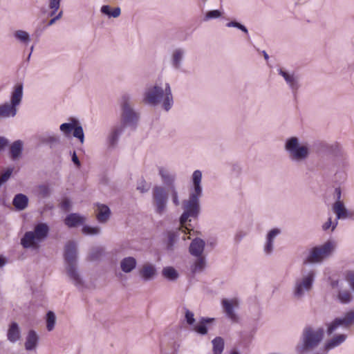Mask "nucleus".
Returning a JSON list of instances; mask_svg holds the SVG:
<instances>
[{"label":"nucleus","instance_id":"nucleus-1","mask_svg":"<svg viewBox=\"0 0 354 354\" xmlns=\"http://www.w3.org/2000/svg\"><path fill=\"white\" fill-rule=\"evenodd\" d=\"M202 173L200 170H196L192 174L193 189L189 195L188 199L184 200L182 203L183 212L180 217V223L185 226L187 221L192 218H198L201 212L200 198L203 194V189L201 185Z\"/></svg>","mask_w":354,"mask_h":354},{"label":"nucleus","instance_id":"nucleus-2","mask_svg":"<svg viewBox=\"0 0 354 354\" xmlns=\"http://www.w3.org/2000/svg\"><path fill=\"white\" fill-rule=\"evenodd\" d=\"M162 100V106L165 111H169L174 104L173 95L169 83L165 87L156 84L147 89L144 93L143 101L152 106H156Z\"/></svg>","mask_w":354,"mask_h":354},{"label":"nucleus","instance_id":"nucleus-3","mask_svg":"<svg viewBox=\"0 0 354 354\" xmlns=\"http://www.w3.org/2000/svg\"><path fill=\"white\" fill-rule=\"evenodd\" d=\"M77 246L73 241L67 242L64 247V260L67 276L75 286H83V280L77 270Z\"/></svg>","mask_w":354,"mask_h":354},{"label":"nucleus","instance_id":"nucleus-4","mask_svg":"<svg viewBox=\"0 0 354 354\" xmlns=\"http://www.w3.org/2000/svg\"><path fill=\"white\" fill-rule=\"evenodd\" d=\"M324 336V330L322 327L314 328L306 326L302 331L301 344L297 346L299 353L313 350L319 346Z\"/></svg>","mask_w":354,"mask_h":354},{"label":"nucleus","instance_id":"nucleus-5","mask_svg":"<svg viewBox=\"0 0 354 354\" xmlns=\"http://www.w3.org/2000/svg\"><path fill=\"white\" fill-rule=\"evenodd\" d=\"M284 149L289 159L294 162H302L310 155V149L307 144H301L297 137H290L286 140Z\"/></svg>","mask_w":354,"mask_h":354},{"label":"nucleus","instance_id":"nucleus-6","mask_svg":"<svg viewBox=\"0 0 354 354\" xmlns=\"http://www.w3.org/2000/svg\"><path fill=\"white\" fill-rule=\"evenodd\" d=\"M23 83H17L11 93L10 102L0 104V119L13 118L17 115V106L23 98Z\"/></svg>","mask_w":354,"mask_h":354},{"label":"nucleus","instance_id":"nucleus-7","mask_svg":"<svg viewBox=\"0 0 354 354\" xmlns=\"http://www.w3.org/2000/svg\"><path fill=\"white\" fill-rule=\"evenodd\" d=\"M301 274V277L295 279L292 290L294 297L297 299H301L306 292L310 291L313 288L316 272L313 269L302 268Z\"/></svg>","mask_w":354,"mask_h":354},{"label":"nucleus","instance_id":"nucleus-8","mask_svg":"<svg viewBox=\"0 0 354 354\" xmlns=\"http://www.w3.org/2000/svg\"><path fill=\"white\" fill-rule=\"evenodd\" d=\"M49 232V227L46 223H40L35 225L34 231L26 232L21 239V244L24 248H35L43 241Z\"/></svg>","mask_w":354,"mask_h":354},{"label":"nucleus","instance_id":"nucleus-9","mask_svg":"<svg viewBox=\"0 0 354 354\" xmlns=\"http://www.w3.org/2000/svg\"><path fill=\"white\" fill-rule=\"evenodd\" d=\"M335 248V243L328 241L323 245L311 248L303 259V264L317 263L329 257Z\"/></svg>","mask_w":354,"mask_h":354},{"label":"nucleus","instance_id":"nucleus-10","mask_svg":"<svg viewBox=\"0 0 354 354\" xmlns=\"http://www.w3.org/2000/svg\"><path fill=\"white\" fill-rule=\"evenodd\" d=\"M168 194L165 187L156 185L152 189V204L155 212L162 216L167 208Z\"/></svg>","mask_w":354,"mask_h":354},{"label":"nucleus","instance_id":"nucleus-11","mask_svg":"<svg viewBox=\"0 0 354 354\" xmlns=\"http://www.w3.org/2000/svg\"><path fill=\"white\" fill-rule=\"evenodd\" d=\"M354 324V310L347 312L344 317L335 318L332 322L328 324L327 334L330 335L339 327L348 328Z\"/></svg>","mask_w":354,"mask_h":354},{"label":"nucleus","instance_id":"nucleus-12","mask_svg":"<svg viewBox=\"0 0 354 354\" xmlns=\"http://www.w3.org/2000/svg\"><path fill=\"white\" fill-rule=\"evenodd\" d=\"M122 100V124H133L138 121V115L131 108L129 102V97L125 95L123 97Z\"/></svg>","mask_w":354,"mask_h":354},{"label":"nucleus","instance_id":"nucleus-13","mask_svg":"<svg viewBox=\"0 0 354 354\" xmlns=\"http://www.w3.org/2000/svg\"><path fill=\"white\" fill-rule=\"evenodd\" d=\"M278 73L279 75H281L284 78L292 93L295 95L300 87L299 77L295 75L294 73H290L288 71H283L282 68H279Z\"/></svg>","mask_w":354,"mask_h":354},{"label":"nucleus","instance_id":"nucleus-14","mask_svg":"<svg viewBox=\"0 0 354 354\" xmlns=\"http://www.w3.org/2000/svg\"><path fill=\"white\" fill-rule=\"evenodd\" d=\"M36 139L39 144L48 145L50 148L60 143L59 136L48 132H44L36 136Z\"/></svg>","mask_w":354,"mask_h":354},{"label":"nucleus","instance_id":"nucleus-15","mask_svg":"<svg viewBox=\"0 0 354 354\" xmlns=\"http://www.w3.org/2000/svg\"><path fill=\"white\" fill-rule=\"evenodd\" d=\"M185 230H189L185 226L177 228L174 230H169L167 232V250L172 251L174 248L175 243L179 239V237L182 233L185 234Z\"/></svg>","mask_w":354,"mask_h":354},{"label":"nucleus","instance_id":"nucleus-16","mask_svg":"<svg viewBox=\"0 0 354 354\" xmlns=\"http://www.w3.org/2000/svg\"><path fill=\"white\" fill-rule=\"evenodd\" d=\"M138 274L144 281H151L157 275L156 268L152 263H145L138 270Z\"/></svg>","mask_w":354,"mask_h":354},{"label":"nucleus","instance_id":"nucleus-17","mask_svg":"<svg viewBox=\"0 0 354 354\" xmlns=\"http://www.w3.org/2000/svg\"><path fill=\"white\" fill-rule=\"evenodd\" d=\"M221 303L226 316L233 322H237L239 317L234 311V307L238 306L237 301L223 299Z\"/></svg>","mask_w":354,"mask_h":354},{"label":"nucleus","instance_id":"nucleus-18","mask_svg":"<svg viewBox=\"0 0 354 354\" xmlns=\"http://www.w3.org/2000/svg\"><path fill=\"white\" fill-rule=\"evenodd\" d=\"M158 174L161 177L162 183L168 187L169 189L175 187V181L176 175L175 173L170 172L169 170L164 167H159Z\"/></svg>","mask_w":354,"mask_h":354},{"label":"nucleus","instance_id":"nucleus-19","mask_svg":"<svg viewBox=\"0 0 354 354\" xmlns=\"http://www.w3.org/2000/svg\"><path fill=\"white\" fill-rule=\"evenodd\" d=\"M96 218L100 223H106L110 218L111 212L110 208L104 204L97 203Z\"/></svg>","mask_w":354,"mask_h":354},{"label":"nucleus","instance_id":"nucleus-20","mask_svg":"<svg viewBox=\"0 0 354 354\" xmlns=\"http://www.w3.org/2000/svg\"><path fill=\"white\" fill-rule=\"evenodd\" d=\"M24 142L21 140L13 142L9 149V156L12 160H19L23 153Z\"/></svg>","mask_w":354,"mask_h":354},{"label":"nucleus","instance_id":"nucleus-21","mask_svg":"<svg viewBox=\"0 0 354 354\" xmlns=\"http://www.w3.org/2000/svg\"><path fill=\"white\" fill-rule=\"evenodd\" d=\"M205 245V243L203 239L196 238L190 243L189 248V253L194 257L202 256Z\"/></svg>","mask_w":354,"mask_h":354},{"label":"nucleus","instance_id":"nucleus-22","mask_svg":"<svg viewBox=\"0 0 354 354\" xmlns=\"http://www.w3.org/2000/svg\"><path fill=\"white\" fill-rule=\"evenodd\" d=\"M7 338L8 340L12 344L20 339L21 330L17 322H13L9 325L7 331Z\"/></svg>","mask_w":354,"mask_h":354},{"label":"nucleus","instance_id":"nucleus-23","mask_svg":"<svg viewBox=\"0 0 354 354\" xmlns=\"http://www.w3.org/2000/svg\"><path fill=\"white\" fill-rule=\"evenodd\" d=\"M334 212L336 214V221L345 219L351 217V214L348 212L344 203L342 201H336L333 207Z\"/></svg>","mask_w":354,"mask_h":354},{"label":"nucleus","instance_id":"nucleus-24","mask_svg":"<svg viewBox=\"0 0 354 354\" xmlns=\"http://www.w3.org/2000/svg\"><path fill=\"white\" fill-rule=\"evenodd\" d=\"M84 222L85 218L77 213L69 214L64 219V223L68 227H75Z\"/></svg>","mask_w":354,"mask_h":354},{"label":"nucleus","instance_id":"nucleus-25","mask_svg":"<svg viewBox=\"0 0 354 354\" xmlns=\"http://www.w3.org/2000/svg\"><path fill=\"white\" fill-rule=\"evenodd\" d=\"M347 338V335L344 334H339L337 335H335L330 339H329L324 345V350L327 353L331 349L339 346L341 345L343 342H345V340Z\"/></svg>","mask_w":354,"mask_h":354},{"label":"nucleus","instance_id":"nucleus-26","mask_svg":"<svg viewBox=\"0 0 354 354\" xmlns=\"http://www.w3.org/2000/svg\"><path fill=\"white\" fill-rule=\"evenodd\" d=\"M124 129V124L115 127L108 137V142L109 147H114L118 142L120 136L122 134Z\"/></svg>","mask_w":354,"mask_h":354},{"label":"nucleus","instance_id":"nucleus-27","mask_svg":"<svg viewBox=\"0 0 354 354\" xmlns=\"http://www.w3.org/2000/svg\"><path fill=\"white\" fill-rule=\"evenodd\" d=\"M39 342V336L37 333L30 330L26 337V342H25V348L27 351H32L35 349L38 344Z\"/></svg>","mask_w":354,"mask_h":354},{"label":"nucleus","instance_id":"nucleus-28","mask_svg":"<svg viewBox=\"0 0 354 354\" xmlns=\"http://www.w3.org/2000/svg\"><path fill=\"white\" fill-rule=\"evenodd\" d=\"M12 204L18 211L25 209L28 205V198L24 194H17L15 196Z\"/></svg>","mask_w":354,"mask_h":354},{"label":"nucleus","instance_id":"nucleus-29","mask_svg":"<svg viewBox=\"0 0 354 354\" xmlns=\"http://www.w3.org/2000/svg\"><path fill=\"white\" fill-rule=\"evenodd\" d=\"M214 318L201 317L197 325L194 326V330L200 335H205L207 333V325L212 323Z\"/></svg>","mask_w":354,"mask_h":354},{"label":"nucleus","instance_id":"nucleus-30","mask_svg":"<svg viewBox=\"0 0 354 354\" xmlns=\"http://www.w3.org/2000/svg\"><path fill=\"white\" fill-rule=\"evenodd\" d=\"M185 53V50L183 48L175 49L171 55V64L176 69H179L181 66V64Z\"/></svg>","mask_w":354,"mask_h":354},{"label":"nucleus","instance_id":"nucleus-31","mask_svg":"<svg viewBox=\"0 0 354 354\" xmlns=\"http://www.w3.org/2000/svg\"><path fill=\"white\" fill-rule=\"evenodd\" d=\"M137 265L136 259L133 257H125L120 261L121 270L125 273H129L134 270Z\"/></svg>","mask_w":354,"mask_h":354},{"label":"nucleus","instance_id":"nucleus-32","mask_svg":"<svg viewBox=\"0 0 354 354\" xmlns=\"http://www.w3.org/2000/svg\"><path fill=\"white\" fill-rule=\"evenodd\" d=\"M162 274L165 279L171 281H174L179 277L178 271L172 266L163 268Z\"/></svg>","mask_w":354,"mask_h":354},{"label":"nucleus","instance_id":"nucleus-33","mask_svg":"<svg viewBox=\"0 0 354 354\" xmlns=\"http://www.w3.org/2000/svg\"><path fill=\"white\" fill-rule=\"evenodd\" d=\"M100 11L102 14L107 15L109 17L117 18L121 14V9L119 7L115 8L111 10V7L108 5H104L101 7Z\"/></svg>","mask_w":354,"mask_h":354},{"label":"nucleus","instance_id":"nucleus-34","mask_svg":"<svg viewBox=\"0 0 354 354\" xmlns=\"http://www.w3.org/2000/svg\"><path fill=\"white\" fill-rule=\"evenodd\" d=\"M197 259L192 266L191 270L193 273L202 272L206 266L205 258L202 256L196 257Z\"/></svg>","mask_w":354,"mask_h":354},{"label":"nucleus","instance_id":"nucleus-35","mask_svg":"<svg viewBox=\"0 0 354 354\" xmlns=\"http://www.w3.org/2000/svg\"><path fill=\"white\" fill-rule=\"evenodd\" d=\"M15 38L20 42L28 45L30 41V37L28 32L25 30H18L14 32Z\"/></svg>","mask_w":354,"mask_h":354},{"label":"nucleus","instance_id":"nucleus-36","mask_svg":"<svg viewBox=\"0 0 354 354\" xmlns=\"http://www.w3.org/2000/svg\"><path fill=\"white\" fill-rule=\"evenodd\" d=\"M214 354H221L224 348V341L222 337H217L212 342Z\"/></svg>","mask_w":354,"mask_h":354},{"label":"nucleus","instance_id":"nucleus-37","mask_svg":"<svg viewBox=\"0 0 354 354\" xmlns=\"http://www.w3.org/2000/svg\"><path fill=\"white\" fill-rule=\"evenodd\" d=\"M56 323V316L53 311H48L46 314V328L48 331L54 329Z\"/></svg>","mask_w":354,"mask_h":354},{"label":"nucleus","instance_id":"nucleus-38","mask_svg":"<svg viewBox=\"0 0 354 354\" xmlns=\"http://www.w3.org/2000/svg\"><path fill=\"white\" fill-rule=\"evenodd\" d=\"M82 233L86 235H97L101 232V228L98 226L91 227L84 225L82 229Z\"/></svg>","mask_w":354,"mask_h":354},{"label":"nucleus","instance_id":"nucleus-39","mask_svg":"<svg viewBox=\"0 0 354 354\" xmlns=\"http://www.w3.org/2000/svg\"><path fill=\"white\" fill-rule=\"evenodd\" d=\"M338 299L342 304H348L352 299V295L348 290H340L338 293Z\"/></svg>","mask_w":354,"mask_h":354},{"label":"nucleus","instance_id":"nucleus-40","mask_svg":"<svg viewBox=\"0 0 354 354\" xmlns=\"http://www.w3.org/2000/svg\"><path fill=\"white\" fill-rule=\"evenodd\" d=\"M73 131V136L79 139L81 143H83L84 140V134L82 127L81 125L75 124Z\"/></svg>","mask_w":354,"mask_h":354},{"label":"nucleus","instance_id":"nucleus-41","mask_svg":"<svg viewBox=\"0 0 354 354\" xmlns=\"http://www.w3.org/2000/svg\"><path fill=\"white\" fill-rule=\"evenodd\" d=\"M103 248L97 247L92 249L90 254H89V260L91 261H96L100 259V257L102 255Z\"/></svg>","mask_w":354,"mask_h":354},{"label":"nucleus","instance_id":"nucleus-42","mask_svg":"<svg viewBox=\"0 0 354 354\" xmlns=\"http://www.w3.org/2000/svg\"><path fill=\"white\" fill-rule=\"evenodd\" d=\"M222 16V13L218 10H212L206 12L203 20L205 21H209L212 19H218Z\"/></svg>","mask_w":354,"mask_h":354},{"label":"nucleus","instance_id":"nucleus-43","mask_svg":"<svg viewBox=\"0 0 354 354\" xmlns=\"http://www.w3.org/2000/svg\"><path fill=\"white\" fill-rule=\"evenodd\" d=\"M337 224H338L337 221L335 220V222H333L331 218L330 217V218H328V221L322 225V227L324 231H326V230H329L330 228H331V231L333 232L335 230V229L337 226Z\"/></svg>","mask_w":354,"mask_h":354},{"label":"nucleus","instance_id":"nucleus-44","mask_svg":"<svg viewBox=\"0 0 354 354\" xmlns=\"http://www.w3.org/2000/svg\"><path fill=\"white\" fill-rule=\"evenodd\" d=\"M169 192L171 194V200L175 206H178L180 205V201L178 197V192L176 187L168 189Z\"/></svg>","mask_w":354,"mask_h":354},{"label":"nucleus","instance_id":"nucleus-45","mask_svg":"<svg viewBox=\"0 0 354 354\" xmlns=\"http://www.w3.org/2000/svg\"><path fill=\"white\" fill-rule=\"evenodd\" d=\"M226 26L228 28H232V27L236 28L246 34L248 32V28L244 25L239 23L236 21H232L227 23Z\"/></svg>","mask_w":354,"mask_h":354},{"label":"nucleus","instance_id":"nucleus-46","mask_svg":"<svg viewBox=\"0 0 354 354\" xmlns=\"http://www.w3.org/2000/svg\"><path fill=\"white\" fill-rule=\"evenodd\" d=\"M74 123H63L60 125V130L66 135L68 136L74 129Z\"/></svg>","mask_w":354,"mask_h":354},{"label":"nucleus","instance_id":"nucleus-47","mask_svg":"<svg viewBox=\"0 0 354 354\" xmlns=\"http://www.w3.org/2000/svg\"><path fill=\"white\" fill-rule=\"evenodd\" d=\"M39 194L42 198H47L50 194V189L48 185H41L38 187Z\"/></svg>","mask_w":354,"mask_h":354},{"label":"nucleus","instance_id":"nucleus-48","mask_svg":"<svg viewBox=\"0 0 354 354\" xmlns=\"http://www.w3.org/2000/svg\"><path fill=\"white\" fill-rule=\"evenodd\" d=\"M185 318L187 322V323L189 325H194L195 323V319H194V313L188 310L187 308H185Z\"/></svg>","mask_w":354,"mask_h":354},{"label":"nucleus","instance_id":"nucleus-49","mask_svg":"<svg viewBox=\"0 0 354 354\" xmlns=\"http://www.w3.org/2000/svg\"><path fill=\"white\" fill-rule=\"evenodd\" d=\"M273 243H274V240L272 239H270L269 238H266V243L264 245V252L267 254H270L272 253V250H273Z\"/></svg>","mask_w":354,"mask_h":354},{"label":"nucleus","instance_id":"nucleus-50","mask_svg":"<svg viewBox=\"0 0 354 354\" xmlns=\"http://www.w3.org/2000/svg\"><path fill=\"white\" fill-rule=\"evenodd\" d=\"M13 171L12 168H8L1 176L2 183H6L11 176Z\"/></svg>","mask_w":354,"mask_h":354},{"label":"nucleus","instance_id":"nucleus-51","mask_svg":"<svg viewBox=\"0 0 354 354\" xmlns=\"http://www.w3.org/2000/svg\"><path fill=\"white\" fill-rule=\"evenodd\" d=\"M63 10L59 11V12L55 15L52 17L53 18L48 22L46 26H50L53 25L57 21L59 20L63 16Z\"/></svg>","mask_w":354,"mask_h":354},{"label":"nucleus","instance_id":"nucleus-52","mask_svg":"<svg viewBox=\"0 0 354 354\" xmlns=\"http://www.w3.org/2000/svg\"><path fill=\"white\" fill-rule=\"evenodd\" d=\"M62 0H48V8H59Z\"/></svg>","mask_w":354,"mask_h":354},{"label":"nucleus","instance_id":"nucleus-53","mask_svg":"<svg viewBox=\"0 0 354 354\" xmlns=\"http://www.w3.org/2000/svg\"><path fill=\"white\" fill-rule=\"evenodd\" d=\"M279 234H280V230L277 228H274L268 232L267 237L269 238L270 239L274 240L275 239V237L277 235H279Z\"/></svg>","mask_w":354,"mask_h":354},{"label":"nucleus","instance_id":"nucleus-54","mask_svg":"<svg viewBox=\"0 0 354 354\" xmlns=\"http://www.w3.org/2000/svg\"><path fill=\"white\" fill-rule=\"evenodd\" d=\"M60 207L65 211H68L71 207V201L68 198H65L60 204Z\"/></svg>","mask_w":354,"mask_h":354},{"label":"nucleus","instance_id":"nucleus-55","mask_svg":"<svg viewBox=\"0 0 354 354\" xmlns=\"http://www.w3.org/2000/svg\"><path fill=\"white\" fill-rule=\"evenodd\" d=\"M9 145V140L5 138L0 136V151L3 150Z\"/></svg>","mask_w":354,"mask_h":354},{"label":"nucleus","instance_id":"nucleus-56","mask_svg":"<svg viewBox=\"0 0 354 354\" xmlns=\"http://www.w3.org/2000/svg\"><path fill=\"white\" fill-rule=\"evenodd\" d=\"M137 189L139 190L141 193H145L149 190V187L146 185L145 181H142L140 185H138Z\"/></svg>","mask_w":354,"mask_h":354},{"label":"nucleus","instance_id":"nucleus-57","mask_svg":"<svg viewBox=\"0 0 354 354\" xmlns=\"http://www.w3.org/2000/svg\"><path fill=\"white\" fill-rule=\"evenodd\" d=\"M347 280L349 283L351 288L354 292V273H349L347 275Z\"/></svg>","mask_w":354,"mask_h":354},{"label":"nucleus","instance_id":"nucleus-58","mask_svg":"<svg viewBox=\"0 0 354 354\" xmlns=\"http://www.w3.org/2000/svg\"><path fill=\"white\" fill-rule=\"evenodd\" d=\"M72 161L77 167L80 166V161L79 160V158H78L75 151H73V153L72 154Z\"/></svg>","mask_w":354,"mask_h":354},{"label":"nucleus","instance_id":"nucleus-59","mask_svg":"<svg viewBox=\"0 0 354 354\" xmlns=\"http://www.w3.org/2000/svg\"><path fill=\"white\" fill-rule=\"evenodd\" d=\"M50 9V12L48 13V16L49 17H53V16H55L59 12V8H55L54 9L53 8H48Z\"/></svg>","mask_w":354,"mask_h":354},{"label":"nucleus","instance_id":"nucleus-60","mask_svg":"<svg viewBox=\"0 0 354 354\" xmlns=\"http://www.w3.org/2000/svg\"><path fill=\"white\" fill-rule=\"evenodd\" d=\"M335 192L337 195V201H340V198H341V189L340 188H336L335 189Z\"/></svg>","mask_w":354,"mask_h":354},{"label":"nucleus","instance_id":"nucleus-61","mask_svg":"<svg viewBox=\"0 0 354 354\" xmlns=\"http://www.w3.org/2000/svg\"><path fill=\"white\" fill-rule=\"evenodd\" d=\"M6 263V259L4 257H0V268H1L3 266H5Z\"/></svg>","mask_w":354,"mask_h":354},{"label":"nucleus","instance_id":"nucleus-62","mask_svg":"<svg viewBox=\"0 0 354 354\" xmlns=\"http://www.w3.org/2000/svg\"><path fill=\"white\" fill-rule=\"evenodd\" d=\"M199 1V6L203 8L205 6L207 0H198Z\"/></svg>","mask_w":354,"mask_h":354},{"label":"nucleus","instance_id":"nucleus-63","mask_svg":"<svg viewBox=\"0 0 354 354\" xmlns=\"http://www.w3.org/2000/svg\"><path fill=\"white\" fill-rule=\"evenodd\" d=\"M262 53H263V57H264L265 59L268 60V58H269V56H268V55L267 54V53H266L265 50H263V51H262Z\"/></svg>","mask_w":354,"mask_h":354},{"label":"nucleus","instance_id":"nucleus-64","mask_svg":"<svg viewBox=\"0 0 354 354\" xmlns=\"http://www.w3.org/2000/svg\"><path fill=\"white\" fill-rule=\"evenodd\" d=\"M33 49H34V46H32L30 47V53H29V55H28V59H30V55H31V53H32V52L33 51Z\"/></svg>","mask_w":354,"mask_h":354}]
</instances>
